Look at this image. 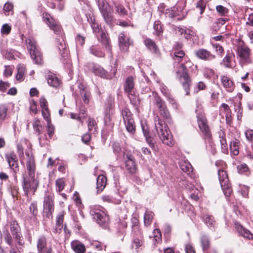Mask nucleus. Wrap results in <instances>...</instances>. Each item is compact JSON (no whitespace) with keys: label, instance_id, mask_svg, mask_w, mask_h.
I'll use <instances>...</instances> for the list:
<instances>
[{"label":"nucleus","instance_id":"nucleus-35","mask_svg":"<svg viewBox=\"0 0 253 253\" xmlns=\"http://www.w3.org/2000/svg\"><path fill=\"white\" fill-rule=\"evenodd\" d=\"M152 238L153 243L156 245L162 242V234L159 229H155L153 230V236H150V238Z\"/></svg>","mask_w":253,"mask_h":253},{"label":"nucleus","instance_id":"nucleus-15","mask_svg":"<svg viewBox=\"0 0 253 253\" xmlns=\"http://www.w3.org/2000/svg\"><path fill=\"white\" fill-rule=\"evenodd\" d=\"M26 155L27 157L26 162V168L29 177L35 176L36 170V165L34 158L32 155H30L28 152H26Z\"/></svg>","mask_w":253,"mask_h":253},{"label":"nucleus","instance_id":"nucleus-49","mask_svg":"<svg viewBox=\"0 0 253 253\" xmlns=\"http://www.w3.org/2000/svg\"><path fill=\"white\" fill-rule=\"evenodd\" d=\"M7 108L4 105H0V126L7 115Z\"/></svg>","mask_w":253,"mask_h":253},{"label":"nucleus","instance_id":"nucleus-41","mask_svg":"<svg viewBox=\"0 0 253 253\" xmlns=\"http://www.w3.org/2000/svg\"><path fill=\"white\" fill-rule=\"evenodd\" d=\"M126 128L128 132L133 134L135 132V125L133 119L124 122Z\"/></svg>","mask_w":253,"mask_h":253},{"label":"nucleus","instance_id":"nucleus-59","mask_svg":"<svg viewBox=\"0 0 253 253\" xmlns=\"http://www.w3.org/2000/svg\"><path fill=\"white\" fill-rule=\"evenodd\" d=\"M205 7L206 3L204 1L200 0L197 3L196 8L199 9L201 14L204 12Z\"/></svg>","mask_w":253,"mask_h":253},{"label":"nucleus","instance_id":"nucleus-2","mask_svg":"<svg viewBox=\"0 0 253 253\" xmlns=\"http://www.w3.org/2000/svg\"><path fill=\"white\" fill-rule=\"evenodd\" d=\"M176 73L178 80L186 92V95L189 94L191 80L188 74L187 66L185 63H181L177 67Z\"/></svg>","mask_w":253,"mask_h":253},{"label":"nucleus","instance_id":"nucleus-1","mask_svg":"<svg viewBox=\"0 0 253 253\" xmlns=\"http://www.w3.org/2000/svg\"><path fill=\"white\" fill-rule=\"evenodd\" d=\"M155 126L157 134L162 142L169 147H172L174 141L168 126L159 116L155 118Z\"/></svg>","mask_w":253,"mask_h":253},{"label":"nucleus","instance_id":"nucleus-17","mask_svg":"<svg viewBox=\"0 0 253 253\" xmlns=\"http://www.w3.org/2000/svg\"><path fill=\"white\" fill-rule=\"evenodd\" d=\"M10 230L15 240L21 245L22 236L20 233V227L16 221H13L10 223Z\"/></svg>","mask_w":253,"mask_h":253},{"label":"nucleus","instance_id":"nucleus-36","mask_svg":"<svg viewBox=\"0 0 253 253\" xmlns=\"http://www.w3.org/2000/svg\"><path fill=\"white\" fill-rule=\"evenodd\" d=\"M219 139L221 151L223 153L226 154L228 152V146L225 138V134L223 132H219Z\"/></svg>","mask_w":253,"mask_h":253},{"label":"nucleus","instance_id":"nucleus-6","mask_svg":"<svg viewBox=\"0 0 253 253\" xmlns=\"http://www.w3.org/2000/svg\"><path fill=\"white\" fill-rule=\"evenodd\" d=\"M54 195L52 193L45 194L44 197L43 207L44 215L48 218L52 217L54 210Z\"/></svg>","mask_w":253,"mask_h":253},{"label":"nucleus","instance_id":"nucleus-25","mask_svg":"<svg viewBox=\"0 0 253 253\" xmlns=\"http://www.w3.org/2000/svg\"><path fill=\"white\" fill-rule=\"evenodd\" d=\"M124 90L128 94H132V93H134V83L132 77L130 76L126 78L124 85Z\"/></svg>","mask_w":253,"mask_h":253},{"label":"nucleus","instance_id":"nucleus-31","mask_svg":"<svg viewBox=\"0 0 253 253\" xmlns=\"http://www.w3.org/2000/svg\"><path fill=\"white\" fill-rule=\"evenodd\" d=\"M145 45L152 52L155 54L159 53V49L155 42L150 39H146L144 41Z\"/></svg>","mask_w":253,"mask_h":253},{"label":"nucleus","instance_id":"nucleus-7","mask_svg":"<svg viewBox=\"0 0 253 253\" xmlns=\"http://www.w3.org/2000/svg\"><path fill=\"white\" fill-rule=\"evenodd\" d=\"M218 175L221 187L225 195L227 197L229 196L232 191L226 171L223 169H219Z\"/></svg>","mask_w":253,"mask_h":253},{"label":"nucleus","instance_id":"nucleus-32","mask_svg":"<svg viewBox=\"0 0 253 253\" xmlns=\"http://www.w3.org/2000/svg\"><path fill=\"white\" fill-rule=\"evenodd\" d=\"M230 148L231 152L235 156L238 155L239 153L240 141L234 139L230 142Z\"/></svg>","mask_w":253,"mask_h":253},{"label":"nucleus","instance_id":"nucleus-21","mask_svg":"<svg viewBox=\"0 0 253 253\" xmlns=\"http://www.w3.org/2000/svg\"><path fill=\"white\" fill-rule=\"evenodd\" d=\"M195 54L198 58L205 60H211L215 58L214 55L205 49H200L195 51Z\"/></svg>","mask_w":253,"mask_h":253},{"label":"nucleus","instance_id":"nucleus-62","mask_svg":"<svg viewBox=\"0 0 253 253\" xmlns=\"http://www.w3.org/2000/svg\"><path fill=\"white\" fill-rule=\"evenodd\" d=\"M206 88V84L203 82H199L195 88V92L198 93L200 90H205Z\"/></svg>","mask_w":253,"mask_h":253},{"label":"nucleus","instance_id":"nucleus-8","mask_svg":"<svg viewBox=\"0 0 253 253\" xmlns=\"http://www.w3.org/2000/svg\"><path fill=\"white\" fill-rule=\"evenodd\" d=\"M251 51V49L247 46L242 45L239 47L238 54L240 57V62L242 65L253 63Z\"/></svg>","mask_w":253,"mask_h":253},{"label":"nucleus","instance_id":"nucleus-45","mask_svg":"<svg viewBox=\"0 0 253 253\" xmlns=\"http://www.w3.org/2000/svg\"><path fill=\"white\" fill-rule=\"evenodd\" d=\"M65 186V181L62 178L57 179L55 181L56 190L58 192L62 191Z\"/></svg>","mask_w":253,"mask_h":253},{"label":"nucleus","instance_id":"nucleus-24","mask_svg":"<svg viewBox=\"0 0 253 253\" xmlns=\"http://www.w3.org/2000/svg\"><path fill=\"white\" fill-rule=\"evenodd\" d=\"M65 211H62L60 212L57 215L56 218V225L54 229L55 233H60L63 227L64 217L65 215Z\"/></svg>","mask_w":253,"mask_h":253},{"label":"nucleus","instance_id":"nucleus-34","mask_svg":"<svg viewBox=\"0 0 253 253\" xmlns=\"http://www.w3.org/2000/svg\"><path fill=\"white\" fill-rule=\"evenodd\" d=\"M47 81L48 84L54 87H57L60 84L59 80L54 74L48 75Z\"/></svg>","mask_w":253,"mask_h":253},{"label":"nucleus","instance_id":"nucleus-53","mask_svg":"<svg viewBox=\"0 0 253 253\" xmlns=\"http://www.w3.org/2000/svg\"><path fill=\"white\" fill-rule=\"evenodd\" d=\"M216 10L217 12L221 16L226 15L229 12L228 9L221 5H219L216 6Z\"/></svg>","mask_w":253,"mask_h":253},{"label":"nucleus","instance_id":"nucleus-10","mask_svg":"<svg viewBox=\"0 0 253 253\" xmlns=\"http://www.w3.org/2000/svg\"><path fill=\"white\" fill-rule=\"evenodd\" d=\"M197 121L199 127L203 133L205 138L210 140L211 137V133L208 125L207 119L202 115H199L197 116Z\"/></svg>","mask_w":253,"mask_h":253},{"label":"nucleus","instance_id":"nucleus-60","mask_svg":"<svg viewBox=\"0 0 253 253\" xmlns=\"http://www.w3.org/2000/svg\"><path fill=\"white\" fill-rule=\"evenodd\" d=\"M91 245L93 248L96 249L98 250H101L103 248L106 247L105 245L98 241H94L91 244Z\"/></svg>","mask_w":253,"mask_h":253},{"label":"nucleus","instance_id":"nucleus-23","mask_svg":"<svg viewBox=\"0 0 253 253\" xmlns=\"http://www.w3.org/2000/svg\"><path fill=\"white\" fill-rule=\"evenodd\" d=\"M80 89V94L85 104H88L90 98V92L88 89L85 87L82 84L80 83L78 85Z\"/></svg>","mask_w":253,"mask_h":253},{"label":"nucleus","instance_id":"nucleus-30","mask_svg":"<svg viewBox=\"0 0 253 253\" xmlns=\"http://www.w3.org/2000/svg\"><path fill=\"white\" fill-rule=\"evenodd\" d=\"M71 248L76 253H84L85 248L81 242L74 241L71 244Z\"/></svg>","mask_w":253,"mask_h":253},{"label":"nucleus","instance_id":"nucleus-46","mask_svg":"<svg viewBox=\"0 0 253 253\" xmlns=\"http://www.w3.org/2000/svg\"><path fill=\"white\" fill-rule=\"evenodd\" d=\"M89 51L91 54L97 57H103L104 53L102 52L97 46L92 45L89 48Z\"/></svg>","mask_w":253,"mask_h":253},{"label":"nucleus","instance_id":"nucleus-18","mask_svg":"<svg viewBox=\"0 0 253 253\" xmlns=\"http://www.w3.org/2000/svg\"><path fill=\"white\" fill-rule=\"evenodd\" d=\"M220 82L226 91L228 92L233 91L235 88V84L233 81L227 75L220 76Z\"/></svg>","mask_w":253,"mask_h":253},{"label":"nucleus","instance_id":"nucleus-54","mask_svg":"<svg viewBox=\"0 0 253 253\" xmlns=\"http://www.w3.org/2000/svg\"><path fill=\"white\" fill-rule=\"evenodd\" d=\"M88 129L89 131H92L94 128L96 129L97 124L95 120L93 118H89L87 120Z\"/></svg>","mask_w":253,"mask_h":253},{"label":"nucleus","instance_id":"nucleus-5","mask_svg":"<svg viewBox=\"0 0 253 253\" xmlns=\"http://www.w3.org/2000/svg\"><path fill=\"white\" fill-rule=\"evenodd\" d=\"M26 42L31 58L35 63L41 64L42 62V55L38 49L35 40L32 38H29L26 40Z\"/></svg>","mask_w":253,"mask_h":253},{"label":"nucleus","instance_id":"nucleus-33","mask_svg":"<svg viewBox=\"0 0 253 253\" xmlns=\"http://www.w3.org/2000/svg\"><path fill=\"white\" fill-rule=\"evenodd\" d=\"M100 35V39H99L100 42L105 46L107 50H110L111 47L108 35L103 31H101Z\"/></svg>","mask_w":253,"mask_h":253},{"label":"nucleus","instance_id":"nucleus-56","mask_svg":"<svg viewBox=\"0 0 253 253\" xmlns=\"http://www.w3.org/2000/svg\"><path fill=\"white\" fill-rule=\"evenodd\" d=\"M42 116L44 119L46 120L47 123L51 122L48 108H46L45 109L42 110Z\"/></svg>","mask_w":253,"mask_h":253},{"label":"nucleus","instance_id":"nucleus-57","mask_svg":"<svg viewBox=\"0 0 253 253\" xmlns=\"http://www.w3.org/2000/svg\"><path fill=\"white\" fill-rule=\"evenodd\" d=\"M212 47L215 49V51L218 55L220 56L222 55L224 52V48L222 46L217 43H213Z\"/></svg>","mask_w":253,"mask_h":253},{"label":"nucleus","instance_id":"nucleus-42","mask_svg":"<svg viewBox=\"0 0 253 253\" xmlns=\"http://www.w3.org/2000/svg\"><path fill=\"white\" fill-rule=\"evenodd\" d=\"M154 214L152 211H146L144 215V223L146 226H149L153 219Z\"/></svg>","mask_w":253,"mask_h":253},{"label":"nucleus","instance_id":"nucleus-61","mask_svg":"<svg viewBox=\"0 0 253 253\" xmlns=\"http://www.w3.org/2000/svg\"><path fill=\"white\" fill-rule=\"evenodd\" d=\"M165 95L167 97L169 102L173 106V108H177V104L173 96L168 93H166Z\"/></svg>","mask_w":253,"mask_h":253},{"label":"nucleus","instance_id":"nucleus-19","mask_svg":"<svg viewBox=\"0 0 253 253\" xmlns=\"http://www.w3.org/2000/svg\"><path fill=\"white\" fill-rule=\"evenodd\" d=\"M235 226V229L239 235L242 236L245 239L249 240L253 239V234L249 230L245 228L239 223H236Z\"/></svg>","mask_w":253,"mask_h":253},{"label":"nucleus","instance_id":"nucleus-12","mask_svg":"<svg viewBox=\"0 0 253 253\" xmlns=\"http://www.w3.org/2000/svg\"><path fill=\"white\" fill-rule=\"evenodd\" d=\"M155 105L159 109L161 116L164 118L168 119L170 118V113L166 106L165 102L156 93L154 94Z\"/></svg>","mask_w":253,"mask_h":253},{"label":"nucleus","instance_id":"nucleus-26","mask_svg":"<svg viewBox=\"0 0 253 253\" xmlns=\"http://www.w3.org/2000/svg\"><path fill=\"white\" fill-rule=\"evenodd\" d=\"M173 59L175 61V62L178 63L180 62L184 59L186 64H190V62H188L186 58L185 57V53L182 50L173 49Z\"/></svg>","mask_w":253,"mask_h":253},{"label":"nucleus","instance_id":"nucleus-29","mask_svg":"<svg viewBox=\"0 0 253 253\" xmlns=\"http://www.w3.org/2000/svg\"><path fill=\"white\" fill-rule=\"evenodd\" d=\"M107 183V178L103 175H99L96 181V189L97 193L101 192L105 188Z\"/></svg>","mask_w":253,"mask_h":253},{"label":"nucleus","instance_id":"nucleus-52","mask_svg":"<svg viewBox=\"0 0 253 253\" xmlns=\"http://www.w3.org/2000/svg\"><path fill=\"white\" fill-rule=\"evenodd\" d=\"M58 48L62 57H65L67 55V50L66 48V45L63 40L60 42Z\"/></svg>","mask_w":253,"mask_h":253},{"label":"nucleus","instance_id":"nucleus-11","mask_svg":"<svg viewBox=\"0 0 253 253\" xmlns=\"http://www.w3.org/2000/svg\"><path fill=\"white\" fill-rule=\"evenodd\" d=\"M5 159L9 167L14 172V179H16V173L19 170L18 159L16 155L13 152H10L5 155Z\"/></svg>","mask_w":253,"mask_h":253},{"label":"nucleus","instance_id":"nucleus-51","mask_svg":"<svg viewBox=\"0 0 253 253\" xmlns=\"http://www.w3.org/2000/svg\"><path fill=\"white\" fill-rule=\"evenodd\" d=\"M30 209V212L31 214H32V215L34 217V219H35L36 218V216L37 215L38 213V208H37V202H33L29 208Z\"/></svg>","mask_w":253,"mask_h":253},{"label":"nucleus","instance_id":"nucleus-44","mask_svg":"<svg viewBox=\"0 0 253 253\" xmlns=\"http://www.w3.org/2000/svg\"><path fill=\"white\" fill-rule=\"evenodd\" d=\"M26 70L24 65L19 64L17 66V74L16 76V79L21 80L23 79Z\"/></svg>","mask_w":253,"mask_h":253},{"label":"nucleus","instance_id":"nucleus-39","mask_svg":"<svg viewBox=\"0 0 253 253\" xmlns=\"http://www.w3.org/2000/svg\"><path fill=\"white\" fill-rule=\"evenodd\" d=\"M203 220L209 228H214L215 221L211 216L206 214L203 216Z\"/></svg>","mask_w":253,"mask_h":253},{"label":"nucleus","instance_id":"nucleus-13","mask_svg":"<svg viewBox=\"0 0 253 253\" xmlns=\"http://www.w3.org/2000/svg\"><path fill=\"white\" fill-rule=\"evenodd\" d=\"M43 18L45 23L55 33L57 34H59V32L61 31L60 26L52 18L49 14L44 13L43 14Z\"/></svg>","mask_w":253,"mask_h":253},{"label":"nucleus","instance_id":"nucleus-27","mask_svg":"<svg viewBox=\"0 0 253 253\" xmlns=\"http://www.w3.org/2000/svg\"><path fill=\"white\" fill-rule=\"evenodd\" d=\"M234 57V54L229 51H227L226 56L223 59L221 64H223L226 68H231L233 67L232 59Z\"/></svg>","mask_w":253,"mask_h":253},{"label":"nucleus","instance_id":"nucleus-63","mask_svg":"<svg viewBox=\"0 0 253 253\" xmlns=\"http://www.w3.org/2000/svg\"><path fill=\"white\" fill-rule=\"evenodd\" d=\"M245 135L247 139L251 142H253V130L249 129L245 132Z\"/></svg>","mask_w":253,"mask_h":253},{"label":"nucleus","instance_id":"nucleus-47","mask_svg":"<svg viewBox=\"0 0 253 253\" xmlns=\"http://www.w3.org/2000/svg\"><path fill=\"white\" fill-rule=\"evenodd\" d=\"M201 244L204 251L209 249L210 242L208 237L206 235H203L201 238Z\"/></svg>","mask_w":253,"mask_h":253},{"label":"nucleus","instance_id":"nucleus-37","mask_svg":"<svg viewBox=\"0 0 253 253\" xmlns=\"http://www.w3.org/2000/svg\"><path fill=\"white\" fill-rule=\"evenodd\" d=\"M92 72L96 75L103 78H108L107 72L102 67L94 66L92 68Z\"/></svg>","mask_w":253,"mask_h":253},{"label":"nucleus","instance_id":"nucleus-14","mask_svg":"<svg viewBox=\"0 0 253 253\" xmlns=\"http://www.w3.org/2000/svg\"><path fill=\"white\" fill-rule=\"evenodd\" d=\"M38 253H52L51 247H47V241L46 238L42 236L40 237L37 241Z\"/></svg>","mask_w":253,"mask_h":253},{"label":"nucleus","instance_id":"nucleus-20","mask_svg":"<svg viewBox=\"0 0 253 253\" xmlns=\"http://www.w3.org/2000/svg\"><path fill=\"white\" fill-rule=\"evenodd\" d=\"M136 236H138V238H134L131 242V249L133 253H138V252L142 249L141 247L143 245L142 241V235L141 237L140 236L139 233H135Z\"/></svg>","mask_w":253,"mask_h":253},{"label":"nucleus","instance_id":"nucleus-22","mask_svg":"<svg viewBox=\"0 0 253 253\" xmlns=\"http://www.w3.org/2000/svg\"><path fill=\"white\" fill-rule=\"evenodd\" d=\"M125 163L126 169L129 173H134L135 172L136 167L132 156L130 155H127Z\"/></svg>","mask_w":253,"mask_h":253},{"label":"nucleus","instance_id":"nucleus-58","mask_svg":"<svg viewBox=\"0 0 253 253\" xmlns=\"http://www.w3.org/2000/svg\"><path fill=\"white\" fill-rule=\"evenodd\" d=\"M11 28L8 24H4L1 29V33L3 35H8L11 31Z\"/></svg>","mask_w":253,"mask_h":253},{"label":"nucleus","instance_id":"nucleus-16","mask_svg":"<svg viewBox=\"0 0 253 253\" xmlns=\"http://www.w3.org/2000/svg\"><path fill=\"white\" fill-rule=\"evenodd\" d=\"M119 47L123 52L128 51L129 46L131 44V41L129 38L126 36L124 33H121L118 37Z\"/></svg>","mask_w":253,"mask_h":253},{"label":"nucleus","instance_id":"nucleus-38","mask_svg":"<svg viewBox=\"0 0 253 253\" xmlns=\"http://www.w3.org/2000/svg\"><path fill=\"white\" fill-rule=\"evenodd\" d=\"M33 126L34 130L36 132H37L38 133V135L39 136V141L40 143H41L42 136H40V135L41 133V128L42 127V126L41 124L40 121L38 119H35L33 122Z\"/></svg>","mask_w":253,"mask_h":253},{"label":"nucleus","instance_id":"nucleus-28","mask_svg":"<svg viewBox=\"0 0 253 253\" xmlns=\"http://www.w3.org/2000/svg\"><path fill=\"white\" fill-rule=\"evenodd\" d=\"M179 166L181 170L189 175L191 177L192 176L193 168L191 164L187 161H181L179 163Z\"/></svg>","mask_w":253,"mask_h":253},{"label":"nucleus","instance_id":"nucleus-3","mask_svg":"<svg viewBox=\"0 0 253 253\" xmlns=\"http://www.w3.org/2000/svg\"><path fill=\"white\" fill-rule=\"evenodd\" d=\"M39 181L34 176L29 177L24 175L23 176L22 188L25 195L29 199L30 192L33 195L35 194L38 187H39Z\"/></svg>","mask_w":253,"mask_h":253},{"label":"nucleus","instance_id":"nucleus-55","mask_svg":"<svg viewBox=\"0 0 253 253\" xmlns=\"http://www.w3.org/2000/svg\"><path fill=\"white\" fill-rule=\"evenodd\" d=\"M47 132L48 135L51 138L54 133V126L51 124V122L47 123Z\"/></svg>","mask_w":253,"mask_h":253},{"label":"nucleus","instance_id":"nucleus-64","mask_svg":"<svg viewBox=\"0 0 253 253\" xmlns=\"http://www.w3.org/2000/svg\"><path fill=\"white\" fill-rule=\"evenodd\" d=\"M4 239L8 245L10 246L12 245L13 240L9 232H7L5 234H4Z\"/></svg>","mask_w":253,"mask_h":253},{"label":"nucleus","instance_id":"nucleus-9","mask_svg":"<svg viewBox=\"0 0 253 253\" xmlns=\"http://www.w3.org/2000/svg\"><path fill=\"white\" fill-rule=\"evenodd\" d=\"M90 213L97 223L100 225H102L109 220V217L105 212L97 207H92L90 211Z\"/></svg>","mask_w":253,"mask_h":253},{"label":"nucleus","instance_id":"nucleus-40","mask_svg":"<svg viewBox=\"0 0 253 253\" xmlns=\"http://www.w3.org/2000/svg\"><path fill=\"white\" fill-rule=\"evenodd\" d=\"M113 3L115 6L116 12L120 15L124 16L127 14V10L122 4L116 2H113Z\"/></svg>","mask_w":253,"mask_h":253},{"label":"nucleus","instance_id":"nucleus-4","mask_svg":"<svg viewBox=\"0 0 253 253\" xmlns=\"http://www.w3.org/2000/svg\"><path fill=\"white\" fill-rule=\"evenodd\" d=\"M98 6L106 23L112 26L114 21L113 11L106 0H98Z\"/></svg>","mask_w":253,"mask_h":253},{"label":"nucleus","instance_id":"nucleus-43","mask_svg":"<svg viewBox=\"0 0 253 253\" xmlns=\"http://www.w3.org/2000/svg\"><path fill=\"white\" fill-rule=\"evenodd\" d=\"M122 116L124 122L128 120L133 119L132 114L130 110L127 108H125L122 110Z\"/></svg>","mask_w":253,"mask_h":253},{"label":"nucleus","instance_id":"nucleus-48","mask_svg":"<svg viewBox=\"0 0 253 253\" xmlns=\"http://www.w3.org/2000/svg\"><path fill=\"white\" fill-rule=\"evenodd\" d=\"M153 29L154 30V32L153 33L154 35L159 36L162 34V27L159 21H156L154 22Z\"/></svg>","mask_w":253,"mask_h":253},{"label":"nucleus","instance_id":"nucleus-50","mask_svg":"<svg viewBox=\"0 0 253 253\" xmlns=\"http://www.w3.org/2000/svg\"><path fill=\"white\" fill-rule=\"evenodd\" d=\"M131 221L133 223L132 225V231L134 233H139L140 236L141 237L142 232L139 231V227L138 226V220L136 218H132L131 219Z\"/></svg>","mask_w":253,"mask_h":253}]
</instances>
